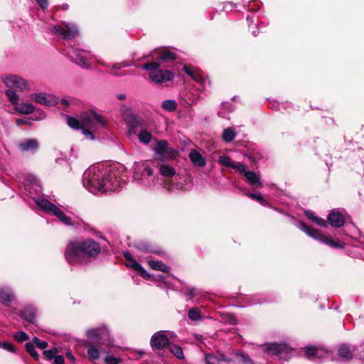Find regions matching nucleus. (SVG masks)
<instances>
[{"instance_id": "4468645a", "label": "nucleus", "mask_w": 364, "mask_h": 364, "mask_svg": "<svg viewBox=\"0 0 364 364\" xmlns=\"http://www.w3.org/2000/svg\"><path fill=\"white\" fill-rule=\"evenodd\" d=\"M149 75L151 80L157 84H162L171 81L175 77V74L171 70L160 68L155 72H149Z\"/></svg>"}, {"instance_id": "ddd939ff", "label": "nucleus", "mask_w": 364, "mask_h": 364, "mask_svg": "<svg viewBox=\"0 0 364 364\" xmlns=\"http://www.w3.org/2000/svg\"><path fill=\"white\" fill-rule=\"evenodd\" d=\"M154 151L156 155L161 157L176 158L179 156V151L173 147L169 146L166 140L157 141Z\"/></svg>"}, {"instance_id": "2f4dec72", "label": "nucleus", "mask_w": 364, "mask_h": 364, "mask_svg": "<svg viewBox=\"0 0 364 364\" xmlns=\"http://www.w3.org/2000/svg\"><path fill=\"white\" fill-rule=\"evenodd\" d=\"M139 141L144 144H149L152 139V134L146 129H142L138 134Z\"/></svg>"}, {"instance_id": "473e14b6", "label": "nucleus", "mask_w": 364, "mask_h": 364, "mask_svg": "<svg viewBox=\"0 0 364 364\" xmlns=\"http://www.w3.org/2000/svg\"><path fill=\"white\" fill-rule=\"evenodd\" d=\"M285 346L281 344L273 343L269 346L266 350L272 355H281L282 352L284 350Z\"/></svg>"}, {"instance_id": "f3484780", "label": "nucleus", "mask_w": 364, "mask_h": 364, "mask_svg": "<svg viewBox=\"0 0 364 364\" xmlns=\"http://www.w3.org/2000/svg\"><path fill=\"white\" fill-rule=\"evenodd\" d=\"M156 58L161 66L167 67L169 63L173 62L177 58V55L171 50H164L159 52V55Z\"/></svg>"}, {"instance_id": "412c9836", "label": "nucleus", "mask_w": 364, "mask_h": 364, "mask_svg": "<svg viewBox=\"0 0 364 364\" xmlns=\"http://www.w3.org/2000/svg\"><path fill=\"white\" fill-rule=\"evenodd\" d=\"M124 257H125V259L127 260V266H129V267H132V269H134V270L138 271L139 272H140L141 276H143V277L146 276V272L145 269L142 267V266L139 263L136 262L132 258V255L129 252H125L124 253Z\"/></svg>"}, {"instance_id": "603ef678", "label": "nucleus", "mask_w": 364, "mask_h": 364, "mask_svg": "<svg viewBox=\"0 0 364 364\" xmlns=\"http://www.w3.org/2000/svg\"><path fill=\"white\" fill-rule=\"evenodd\" d=\"M2 348H4V350H7V351H9V352H15V350H16V348L15 346L10 343H1V346Z\"/></svg>"}, {"instance_id": "bf43d9fd", "label": "nucleus", "mask_w": 364, "mask_h": 364, "mask_svg": "<svg viewBox=\"0 0 364 364\" xmlns=\"http://www.w3.org/2000/svg\"><path fill=\"white\" fill-rule=\"evenodd\" d=\"M195 288H191L187 290L186 294L190 296L191 298H193L195 295Z\"/></svg>"}, {"instance_id": "a18cd8bd", "label": "nucleus", "mask_w": 364, "mask_h": 364, "mask_svg": "<svg viewBox=\"0 0 364 364\" xmlns=\"http://www.w3.org/2000/svg\"><path fill=\"white\" fill-rule=\"evenodd\" d=\"M305 355L308 358H312L316 356L317 349L311 346H307L305 348Z\"/></svg>"}, {"instance_id": "5701e85b", "label": "nucleus", "mask_w": 364, "mask_h": 364, "mask_svg": "<svg viewBox=\"0 0 364 364\" xmlns=\"http://www.w3.org/2000/svg\"><path fill=\"white\" fill-rule=\"evenodd\" d=\"M241 154L246 156L247 159H261L262 156L257 146L255 144L251 145V147L243 149L241 151Z\"/></svg>"}, {"instance_id": "a19ab883", "label": "nucleus", "mask_w": 364, "mask_h": 364, "mask_svg": "<svg viewBox=\"0 0 364 364\" xmlns=\"http://www.w3.org/2000/svg\"><path fill=\"white\" fill-rule=\"evenodd\" d=\"M122 359L114 355L107 353L105 358V362L106 364H119Z\"/></svg>"}, {"instance_id": "864d4df0", "label": "nucleus", "mask_w": 364, "mask_h": 364, "mask_svg": "<svg viewBox=\"0 0 364 364\" xmlns=\"http://www.w3.org/2000/svg\"><path fill=\"white\" fill-rule=\"evenodd\" d=\"M313 222L319 226L326 227V221L323 219L318 218L317 216L315 218H314Z\"/></svg>"}, {"instance_id": "f8f14e48", "label": "nucleus", "mask_w": 364, "mask_h": 364, "mask_svg": "<svg viewBox=\"0 0 364 364\" xmlns=\"http://www.w3.org/2000/svg\"><path fill=\"white\" fill-rule=\"evenodd\" d=\"M87 336L94 343L110 344L109 332L105 327L90 329L87 331Z\"/></svg>"}, {"instance_id": "6e6d98bb", "label": "nucleus", "mask_w": 364, "mask_h": 364, "mask_svg": "<svg viewBox=\"0 0 364 364\" xmlns=\"http://www.w3.org/2000/svg\"><path fill=\"white\" fill-rule=\"evenodd\" d=\"M54 364H64V358L62 355H57L54 358Z\"/></svg>"}, {"instance_id": "7ed1b4c3", "label": "nucleus", "mask_w": 364, "mask_h": 364, "mask_svg": "<svg viewBox=\"0 0 364 364\" xmlns=\"http://www.w3.org/2000/svg\"><path fill=\"white\" fill-rule=\"evenodd\" d=\"M120 112L130 134H136V128L143 127L145 125L144 118L133 112L132 109L127 105H122L120 107Z\"/></svg>"}, {"instance_id": "c85d7f7f", "label": "nucleus", "mask_w": 364, "mask_h": 364, "mask_svg": "<svg viewBox=\"0 0 364 364\" xmlns=\"http://www.w3.org/2000/svg\"><path fill=\"white\" fill-rule=\"evenodd\" d=\"M16 109L18 112L21 114H28L34 111V107L31 103H18L16 105Z\"/></svg>"}, {"instance_id": "e433bc0d", "label": "nucleus", "mask_w": 364, "mask_h": 364, "mask_svg": "<svg viewBox=\"0 0 364 364\" xmlns=\"http://www.w3.org/2000/svg\"><path fill=\"white\" fill-rule=\"evenodd\" d=\"M161 67V65L159 62L158 61L157 58L154 62L145 63L141 66L142 70H147L150 72H155L159 68Z\"/></svg>"}, {"instance_id": "20e7f679", "label": "nucleus", "mask_w": 364, "mask_h": 364, "mask_svg": "<svg viewBox=\"0 0 364 364\" xmlns=\"http://www.w3.org/2000/svg\"><path fill=\"white\" fill-rule=\"evenodd\" d=\"M218 162L222 166L231 167L240 173H243L250 184L255 188L263 187L260 176L254 171H247L246 166L243 164L235 161H218Z\"/></svg>"}, {"instance_id": "9b49d317", "label": "nucleus", "mask_w": 364, "mask_h": 364, "mask_svg": "<svg viewBox=\"0 0 364 364\" xmlns=\"http://www.w3.org/2000/svg\"><path fill=\"white\" fill-rule=\"evenodd\" d=\"M172 333L170 332L159 331L156 332L151 338L150 345L154 351L161 350L170 345V338Z\"/></svg>"}, {"instance_id": "b1692460", "label": "nucleus", "mask_w": 364, "mask_h": 364, "mask_svg": "<svg viewBox=\"0 0 364 364\" xmlns=\"http://www.w3.org/2000/svg\"><path fill=\"white\" fill-rule=\"evenodd\" d=\"M20 316L26 321L33 323L36 318V311L31 306L26 307L21 311Z\"/></svg>"}, {"instance_id": "5fc2aeb1", "label": "nucleus", "mask_w": 364, "mask_h": 364, "mask_svg": "<svg viewBox=\"0 0 364 364\" xmlns=\"http://www.w3.org/2000/svg\"><path fill=\"white\" fill-rule=\"evenodd\" d=\"M36 3L38 6L43 9L45 10L48 8V0H36Z\"/></svg>"}, {"instance_id": "680f3d73", "label": "nucleus", "mask_w": 364, "mask_h": 364, "mask_svg": "<svg viewBox=\"0 0 364 364\" xmlns=\"http://www.w3.org/2000/svg\"><path fill=\"white\" fill-rule=\"evenodd\" d=\"M250 1H249V0L248 1L243 0V6L248 11H250Z\"/></svg>"}, {"instance_id": "6e6552de", "label": "nucleus", "mask_w": 364, "mask_h": 364, "mask_svg": "<svg viewBox=\"0 0 364 364\" xmlns=\"http://www.w3.org/2000/svg\"><path fill=\"white\" fill-rule=\"evenodd\" d=\"M133 169L134 179L144 181L145 178L148 181L146 185L149 187L154 186L155 180H159V178L153 176V170L146 165L143 161H135Z\"/></svg>"}, {"instance_id": "49530a36", "label": "nucleus", "mask_w": 364, "mask_h": 364, "mask_svg": "<svg viewBox=\"0 0 364 364\" xmlns=\"http://www.w3.org/2000/svg\"><path fill=\"white\" fill-rule=\"evenodd\" d=\"M246 195L249 198H250L253 200H256L263 205L265 203V200H264L261 193H248Z\"/></svg>"}, {"instance_id": "6ab92c4d", "label": "nucleus", "mask_w": 364, "mask_h": 364, "mask_svg": "<svg viewBox=\"0 0 364 364\" xmlns=\"http://www.w3.org/2000/svg\"><path fill=\"white\" fill-rule=\"evenodd\" d=\"M19 149L22 151H36L38 149V142L35 139H25L19 143Z\"/></svg>"}, {"instance_id": "09e8293b", "label": "nucleus", "mask_w": 364, "mask_h": 364, "mask_svg": "<svg viewBox=\"0 0 364 364\" xmlns=\"http://www.w3.org/2000/svg\"><path fill=\"white\" fill-rule=\"evenodd\" d=\"M14 338L16 341L23 342L28 339V336L23 331H18L15 334Z\"/></svg>"}, {"instance_id": "de8ad7c7", "label": "nucleus", "mask_w": 364, "mask_h": 364, "mask_svg": "<svg viewBox=\"0 0 364 364\" xmlns=\"http://www.w3.org/2000/svg\"><path fill=\"white\" fill-rule=\"evenodd\" d=\"M188 157L189 159H203L200 153L196 149H191Z\"/></svg>"}, {"instance_id": "9d476101", "label": "nucleus", "mask_w": 364, "mask_h": 364, "mask_svg": "<svg viewBox=\"0 0 364 364\" xmlns=\"http://www.w3.org/2000/svg\"><path fill=\"white\" fill-rule=\"evenodd\" d=\"M299 228L304 232L309 237L318 240L323 243H325L331 247L342 248L343 245L338 244L336 241L327 238L325 235H323L319 230L314 229L313 228L309 227L303 223H299Z\"/></svg>"}, {"instance_id": "aec40b11", "label": "nucleus", "mask_w": 364, "mask_h": 364, "mask_svg": "<svg viewBox=\"0 0 364 364\" xmlns=\"http://www.w3.org/2000/svg\"><path fill=\"white\" fill-rule=\"evenodd\" d=\"M328 223L333 227L340 228L344 224V218L341 213L338 211H332L328 216Z\"/></svg>"}, {"instance_id": "4be33fe9", "label": "nucleus", "mask_w": 364, "mask_h": 364, "mask_svg": "<svg viewBox=\"0 0 364 364\" xmlns=\"http://www.w3.org/2000/svg\"><path fill=\"white\" fill-rule=\"evenodd\" d=\"M186 74L189 75L193 80L197 82L201 87H205V80L197 71L194 70L193 68L184 65L183 68Z\"/></svg>"}, {"instance_id": "bb28decb", "label": "nucleus", "mask_w": 364, "mask_h": 364, "mask_svg": "<svg viewBox=\"0 0 364 364\" xmlns=\"http://www.w3.org/2000/svg\"><path fill=\"white\" fill-rule=\"evenodd\" d=\"M291 104L289 102H280L277 100H272L269 102L270 108L276 111H284L290 107Z\"/></svg>"}, {"instance_id": "13d9d810", "label": "nucleus", "mask_w": 364, "mask_h": 364, "mask_svg": "<svg viewBox=\"0 0 364 364\" xmlns=\"http://www.w3.org/2000/svg\"><path fill=\"white\" fill-rule=\"evenodd\" d=\"M120 64L122 65V68H128L134 65V63L132 61H130L129 63L124 61L121 62Z\"/></svg>"}, {"instance_id": "79ce46f5", "label": "nucleus", "mask_w": 364, "mask_h": 364, "mask_svg": "<svg viewBox=\"0 0 364 364\" xmlns=\"http://www.w3.org/2000/svg\"><path fill=\"white\" fill-rule=\"evenodd\" d=\"M188 316L192 321H199L201 319L200 311L196 308L190 309Z\"/></svg>"}, {"instance_id": "e2e57ef3", "label": "nucleus", "mask_w": 364, "mask_h": 364, "mask_svg": "<svg viewBox=\"0 0 364 364\" xmlns=\"http://www.w3.org/2000/svg\"><path fill=\"white\" fill-rule=\"evenodd\" d=\"M246 20L249 24V26H250V24L253 23H254V21H253V17L251 16L250 15H247V17H246Z\"/></svg>"}, {"instance_id": "423d86ee", "label": "nucleus", "mask_w": 364, "mask_h": 364, "mask_svg": "<svg viewBox=\"0 0 364 364\" xmlns=\"http://www.w3.org/2000/svg\"><path fill=\"white\" fill-rule=\"evenodd\" d=\"M52 34L63 40H72L79 35L77 25L73 22H62L60 24L53 26L50 29Z\"/></svg>"}, {"instance_id": "8fccbe9b", "label": "nucleus", "mask_w": 364, "mask_h": 364, "mask_svg": "<svg viewBox=\"0 0 364 364\" xmlns=\"http://www.w3.org/2000/svg\"><path fill=\"white\" fill-rule=\"evenodd\" d=\"M33 120H34V119H26V118H19V119H16V124L18 126H21V125H31Z\"/></svg>"}, {"instance_id": "f704fd0d", "label": "nucleus", "mask_w": 364, "mask_h": 364, "mask_svg": "<svg viewBox=\"0 0 364 364\" xmlns=\"http://www.w3.org/2000/svg\"><path fill=\"white\" fill-rule=\"evenodd\" d=\"M161 107L165 111L173 112L177 107V102L174 100H166L161 104Z\"/></svg>"}, {"instance_id": "3c124183", "label": "nucleus", "mask_w": 364, "mask_h": 364, "mask_svg": "<svg viewBox=\"0 0 364 364\" xmlns=\"http://www.w3.org/2000/svg\"><path fill=\"white\" fill-rule=\"evenodd\" d=\"M235 7H236V5L235 4L230 1H228L223 4V6L221 11L228 12L232 11Z\"/></svg>"}, {"instance_id": "37998d69", "label": "nucleus", "mask_w": 364, "mask_h": 364, "mask_svg": "<svg viewBox=\"0 0 364 364\" xmlns=\"http://www.w3.org/2000/svg\"><path fill=\"white\" fill-rule=\"evenodd\" d=\"M58 352V348L53 347L50 350H44L43 354L46 358V359H48V360H51L53 358H55V357L57 355Z\"/></svg>"}, {"instance_id": "69168bd1", "label": "nucleus", "mask_w": 364, "mask_h": 364, "mask_svg": "<svg viewBox=\"0 0 364 364\" xmlns=\"http://www.w3.org/2000/svg\"><path fill=\"white\" fill-rule=\"evenodd\" d=\"M67 358L72 362V363H74L75 360V358L74 357V355H73L70 353H67Z\"/></svg>"}, {"instance_id": "c756f323", "label": "nucleus", "mask_w": 364, "mask_h": 364, "mask_svg": "<svg viewBox=\"0 0 364 364\" xmlns=\"http://www.w3.org/2000/svg\"><path fill=\"white\" fill-rule=\"evenodd\" d=\"M148 264L151 268L155 270L161 271L164 272H168L170 270V267L168 266L159 261L149 260Z\"/></svg>"}, {"instance_id": "2eb2a0df", "label": "nucleus", "mask_w": 364, "mask_h": 364, "mask_svg": "<svg viewBox=\"0 0 364 364\" xmlns=\"http://www.w3.org/2000/svg\"><path fill=\"white\" fill-rule=\"evenodd\" d=\"M7 87L14 89L16 91L22 92L28 90L26 82L17 75H9L3 80Z\"/></svg>"}, {"instance_id": "393cba45", "label": "nucleus", "mask_w": 364, "mask_h": 364, "mask_svg": "<svg viewBox=\"0 0 364 364\" xmlns=\"http://www.w3.org/2000/svg\"><path fill=\"white\" fill-rule=\"evenodd\" d=\"M237 132L234 127H230L224 129L222 133V139L225 143L232 142L236 137Z\"/></svg>"}, {"instance_id": "39448f33", "label": "nucleus", "mask_w": 364, "mask_h": 364, "mask_svg": "<svg viewBox=\"0 0 364 364\" xmlns=\"http://www.w3.org/2000/svg\"><path fill=\"white\" fill-rule=\"evenodd\" d=\"M83 122L88 129H86L85 127H81L82 134L90 140H94L95 138L90 129L106 127V122L95 111H92L89 116L85 117Z\"/></svg>"}, {"instance_id": "774afa93", "label": "nucleus", "mask_w": 364, "mask_h": 364, "mask_svg": "<svg viewBox=\"0 0 364 364\" xmlns=\"http://www.w3.org/2000/svg\"><path fill=\"white\" fill-rule=\"evenodd\" d=\"M60 102H61V104H63V105H65V107H68V106L69 105V102H68V100H66V99H64V98H63V99H62V100H61V101H60Z\"/></svg>"}, {"instance_id": "c03bdc74", "label": "nucleus", "mask_w": 364, "mask_h": 364, "mask_svg": "<svg viewBox=\"0 0 364 364\" xmlns=\"http://www.w3.org/2000/svg\"><path fill=\"white\" fill-rule=\"evenodd\" d=\"M32 342L35 346L38 347L41 350L46 348V347L48 346V343L46 341H41L37 337L33 338Z\"/></svg>"}, {"instance_id": "72a5a7b5", "label": "nucleus", "mask_w": 364, "mask_h": 364, "mask_svg": "<svg viewBox=\"0 0 364 364\" xmlns=\"http://www.w3.org/2000/svg\"><path fill=\"white\" fill-rule=\"evenodd\" d=\"M170 352L178 359H183L184 354L181 347L176 344H171L168 346Z\"/></svg>"}, {"instance_id": "052dcab7", "label": "nucleus", "mask_w": 364, "mask_h": 364, "mask_svg": "<svg viewBox=\"0 0 364 364\" xmlns=\"http://www.w3.org/2000/svg\"><path fill=\"white\" fill-rule=\"evenodd\" d=\"M306 215L309 218L311 219L312 221L314 220V218H315L316 216L314 215V213L311 212V211H306Z\"/></svg>"}, {"instance_id": "7c9ffc66", "label": "nucleus", "mask_w": 364, "mask_h": 364, "mask_svg": "<svg viewBox=\"0 0 364 364\" xmlns=\"http://www.w3.org/2000/svg\"><path fill=\"white\" fill-rule=\"evenodd\" d=\"M14 299L11 291L7 288L0 289V300L4 303L11 302Z\"/></svg>"}, {"instance_id": "338daca9", "label": "nucleus", "mask_w": 364, "mask_h": 364, "mask_svg": "<svg viewBox=\"0 0 364 364\" xmlns=\"http://www.w3.org/2000/svg\"><path fill=\"white\" fill-rule=\"evenodd\" d=\"M116 97L119 100H124L126 99V95L123 94V93L118 94V95H117Z\"/></svg>"}, {"instance_id": "0e129e2a", "label": "nucleus", "mask_w": 364, "mask_h": 364, "mask_svg": "<svg viewBox=\"0 0 364 364\" xmlns=\"http://www.w3.org/2000/svg\"><path fill=\"white\" fill-rule=\"evenodd\" d=\"M112 68H113L114 70H119V69L122 68V65H121V64H120V63H114V64H113V65H112Z\"/></svg>"}, {"instance_id": "a878e982", "label": "nucleus", "mask_w": 364, "mask_h": 364, "mask_svg": "<svg viewBox=\"0 0 364 364\" xmlns=\"http://www.w3.org/2000/svg\"><path fill=\"white\" fill-rule=\"evenodd\" d=\"M159 168L160 174L163 176L172 177L176 174L175 168L165 163L160 164Z\"/></svg>"}, {"instance_id": "4d7b16f0", "label": "nucleus", "mask_w": 364, "mask_h": 364, "mask_svg": "<svg viewBox=\"0 0 364 364\" xmlns=\"http://www.w3.org/2000/svg\"><path fill=\"white\" fill-rule=\"evenodd\" d=\"M192 162L197 167H203L206 164V161H192Z\"/></svg>"}, {"instance_id": "ea45409f", "label": "nucleus", "mask_w": 364, "mask_h": 364, "mask_svg": "<svg viewBox=\"0 0 364 364\" xmlns=\"http://www.w3.org/2000/svg\"><path fill=\"white\" fill-rule=\"evenodd\" d=\"M26 351L35 359H38V354L35 349V346L33 342L26 343L25 345Z\"/></svg>"}, {"instance_id": "a211bd4d", "label": "nucleus", "mask_w": 364, "mask_h": 364, "mask_svg": "<svg viewBox=\"0 0 364 364\" xmlns=\"http://www.w3.org/2000/svg\"><path fill=\"white\" fill-rule=\"evenodd\" d=\"M231 360V358H227L223 353H218V355L213 353L205 354V361L206 364H220L221 361L230 363Z\"/></svg>"}, {"instance_id": "f03ea898", "label": "nucleus", "mask_w": 364, "mask_h": 364, "mask_svg": "<svg viewBox=\"0 0 364 364\" xmlns=\"http://www.w3.org/2000/svg\"><path fill=\"white\" fill-rule=\"evenodd\" d=\"M100 252V245L91 239L82 242L70 241L65 250V257L70 264H83L90 257H95Z\"/></svg>"}, {"instance_id": "c9c22d12", "label": "nucleus", "mask_w": 364, "mask_h": 364, "mask_svg": "<svg viewBox=\"0 0 364 364\" xmlns=\"http://www.w3.org/2000/svg\"><path fill=\"white\" fill-rule=\"evenodd\" d=\"M87 355L91 361H95L100 358V350L97 347L91 346L87 348Z\"/></svg>"}, {"instance_id": "cd10ccee", "label": "nucleus", "mask_w": 364, "mask_h": 364, "mask_svg": "<svg viewBox=\"0 0 364 364\" xmlns=\"http://www.w3.org/2000/svg\"><path fill=\"white\" fill-rule=\"evenodd\" d=\"M338 355L341 358L349 360L353 358V351L346 345H342L338 349Z\"/></svg>"}, {"instance_id": "1a4fd4ad", "label": "nucleus", "mask_w": 364, "mask_h": 364, "mask_svg": "<svg viewBox=\"0 0 364 364\" xmlns=\"http://www.w3.org/2000/svg\"><path fill=\"white\" fill-rule=\"evenodd\" d=\"M65 55L77 65L83 68H88L90 67V53L87 50H80L71 46Z\"/></svg>"}, {"instance_id": "dca6fc26", "label": "nucleus", "mask_w": 364, "mask_h": 364, "mask_svg": "<svg viewBox=\"0 0 364 364\" xmlns=\"http://www.w3.org/2000/svg\"><path fill=\"white\" fill-rule=\"evenodd\" d=\"M31 99L36 102L48 107L55 106L58 102V99L55 96L53 95H46L42 92L33 94Z\"/></svg>"}, {"instance_id": "58836bf2", "label": "nucleus", "mask_w": 364, "mask_h": 364, "mask_svg": "<svg viewBox=\"0 0 364 364\" xmlns=\"http://www.w3.org/2000/svg\"><path fill=\"white\" fill-rule=\"evenodd\" d=\"M18 91H16L14 89L9 88L6 91V95L9 99V100L14 105H17L18 102V96L16 94Z\"/></svg>"}, {"instance_id": "f257e3e1", "label": "nucleus", "mask_w": 364, "mask_h": 364, "mask_svg": "<svg viewBox=\"0 0 364 364\" xmlns=\"http://www.w3.org/2000/svg\"><path fill=\"white\" fill-rule=\"evenodd\" d=\"M121 166L119 163H112L109 165L105 164V161L96 163L84 173V187L94 194L118 191L122 181L118 169Z\"/></svg>"}, {"instance_id": "0eeeda50", "label": "nucleus", "mask_w": 364, "mask_h": 364, "mask_svg": "<svg viewBox=\"0 0 364 364\" xmlns=\"http://www.w3.org/2000/svg\"><path fill=\"white\" fill-rule=\"evenodd\" d=\"M36 203L41 210L56 216L65 225L69 226L73 225L71 218L49 200L44 198H38L36 200Z\"/></svg>"}, {"instance_id": "4c0bfd02", "label": "nucleus", "mask_w": 364, "mask_h": 364, "mask_svg": "<svg viewBox=\"0 0 364 364\" xmlns=\"http://www.w3.org/2000/svg\"><path fill=\"white\" fill-rule=\"evenodd\" d=\"M67 124L70 128L75 130H81V127H84L82 124H80L78 119L71 116H67Z\"/></svg>"}]
</instances>
